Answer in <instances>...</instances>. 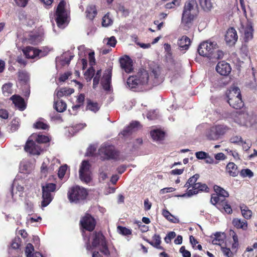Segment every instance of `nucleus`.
Instances as JSON below:
<instances>
[{
	"mask_svg": "<svg viewBox=\"0 0 257 257\" xmlns=\"http://www.w3.org/2000/svg\"><path fill=\"white\" fill-rule=\"evenodd\" d=\"M85 241V247L87 250L90 251L93 248L100 247V251L105 255H110L107 240L101 231H94L88 236L83 234Z\"/></svg>",
	"mask_w": 257,
	"mask_h": 257,
	"instance_id": "nucleus-1",
	"label": "nucleus"
},
{
	"mask_svg": "<svg viewBox=\"0 0 257 257\" xmlns=\"http://www.w3.org/2000/svg\"><path fill=\"white\" fill-rule=\"evenodd\" d=\"M198 13L197 4L195 0H188L184 6L181 23L185 27L190 28Z\"/></svg>",
	"mask_w": 257,
	"mask_h": 257,
	"instance_id": "nucleus-2",
	"label": "nucleus"
},
{
	"mask_svg": "<svg viewBox=\"0 0 257 257\" xmlns=\"http://www.w3.org/2000/svg\"><path fill=\"white\" fill-rule=\"evenodd\" d=\"M227 102L230 106L235 109H240L243 106L239 88L236 86L230 87L226 92Z\"/></svg>",
	"mask_w": 257,
	"mask_h": 257,
	"instance_id": "nucleus-3",
	"label": "nucleus"
},
{
	"mask_svg": "<svg viewBox=\"0 0 257 257\" xmlns=\"http://www.w3.org/2000/svg\"><path fill=\"white\" fill-rule=\"evenodd\" d=\"M149 79L148 72L143 69L139 71L136 75L130 76L127 79L126 84L131 89L136 88L140 85L147 84Z\"/></svg>",
	"mask_w": 257,
	"mask_h": 257,
	"instance_id": "nucleus-4",
	"label": "nucleus"
},
{
	"mask_svg": "<svg viewBox=\"0 0 257 257\" xmlns=\"http://www.w3.org/2000/svg\"><path fill=\"white\" fill-rule=\"evenodd\" d=\"M87 195V190L78 185L70 187L67 192V197L69 201L75 204L79 203L85 200Z\"/></svg>",
	"mask_w": 257,
	"mask_h": 257,
	"instance_id": "nucleus-5",
	"label": "nucleus"
},
{
	"mask_svg": "<svg viewBox=\"0 0 257 257\" xmlns=\"http://www.w3.org/2000/svg\"><path fill=\"white\" fill-rule=\"evenodd\" d=\"M199 177V175L196 174L190 177L186 183L185 185V187H187L188 189L192 187V189L188 190L187 191L186 193L187 196L190 197L193 195L197 194L199 191H205L208 192L207 190L208 188L206 184L201 183H196Z\"/></svg>",
	"mask_w": 257,
	"mask_h": 257,
	"instance_id": "nucleus-6",
	"label": "nucleus"
},
{
	"mask_svg": "<svg viewBox=\"0 0 257 257\" xmlns=\"http://www.w3.org/2000/svg\"><path fill=\"white\" fill-rule=\"evenodd\" d=\"M66 2H60L54 13L55 20L59 28H64L67 23L68 15L66 10Z\"/></svg>",
	"mask_w": 257,
	"mask_h": 257,
	"instance_id": "nucleus-7",
	"label": "nucleus"
},
{
	"mask_svg": "<svg viewBox=\"0 0 257 257\" xmlns=\"http://www.w3.org/2000/svg\"><path fill=\"white\" fill-rule=\"evenodd\" d=\"M233 120L238 125L246 127H251L256 122L255 117L245 111L237 112L233 117Z\"/></svg>",
	"mask_w": 257,
	"mask_h": 257,
	"instance_id": "nucleus-8",
	"label": "nucleus"
},
{
	"mask_svg": "<svg viewBox=\"0 0 257 257\" xmlns=\"http://www.w3.org/2000/svg\"><path fill=\"white\" fill-rule=\"evenodd\" d=\"M57 185L55 183H47L42 186V199L41 203L42 207H46L53 199L52 193L56 190Z\"/></svg>",
	"mask_w": 257,
	"mask_h": 257,
	"instance_id": "nucleus-9",
	"label": "nucleus"
},
{
	"mask_svg": "<svg viewBox=\"0 0 257 257\" xmlns=\"http://www.w3.org/2000/svg\"><path fill=\"white\" fill-rule=\"evenodd\" d=\"M98 154L102 161L116 160L119 157V152L112 145L102 146L98 150Z\"/></svg>",
	"mask_w": 257,
	"mask_h": 257,
	"instance_id": "nucleus-10",
	"label": "nucleus"
},
{
	"mask_svg": "<svg viewBox=\"0 0 257 257\" xmlns=\"http://www.w3.org/2000/svg\"><path fill=\"white\" fill-rule=\"evenodd\" d=\"M215 194L211 196L210 201L212 204L216 205L217 208H220V203L225 200V199L229 196V193L223 188L217 185L213 187Z\"/></svg>",
	"mask_w": 257,
	"mask_h": 257,
	"instance_id": "nucleus-11",
	"label": "nucleus"
},
{
	"mask_svg": "<svg viewBox=\"0 0 257 257\" xmlns=\"http://www.w3.org/2000/svg\"><path fill=\"white\" fill-rule=\"evenodd\" d=\"M36 143V142L30 136L24 147L25 151L33 155H39L41 152L47 150L48 146H42Z\"/></svg>",
	"mask_w": 257,
	"mask_h": 257,
	"instance_id": "nucleus-12",
	"label": "nucleus"
},
{
	"mask_svg": "<svg viewBox=\"0 0 257 257\" xmlns=\"http://www.w3.org/2000/svg\"><path fill=\"white\" fill-rule=\"evenodd\" d=\"M238 30L244 42H247L252 39L253 30L250 21L247 19L241 21Z\"/></svg>",
	"mask_w": 257,
	"mask_h": 257,
	"instance_id": "nucleus-13",
	"label": "nucleus"
},
{
	"mask_svg": "<svg viewBox=\"0 0 257 257\" xmlns=\"http://www.w3.org/2000/svg\"><path fill=\"white\" fill-rule=\"evenodd\" d=\"M90 168L91 165L88 161L84 160L82 162L79 171V178L82 182L87 184L91 182L92 178Z\"/></svg>",
	"mask_w": 257,
	"mask_h": 257,
	"instance_id": "nucleus-14",
	"label": "nucleus"
},
{
	"mask_svg": "<svg viewBox=\"0 0 257 257\" xmlns=\"http://www.w3.org/2000/svg\"><path fill=\"white\" fill-rule=\"evenodd\" d=\"M96 225L95 219L89 213H86L80 221V225L84 229L91 232L94 230Z\"/></svg>",
	"mask_w": 257,
	"mask_h": 257,
	"instance_id": "nucleus-15",
	"label": "nucleus"
},
{
	"mask_svg": "<svg viewBox=\"0 0 257 257\" xmlns=\"http://www.w3.org/2000/svg\"><path fill=\"white\" fill-rule=\"evenodd\" d=\"M229 130L228 127L224 125H216L213 126L210 132V138L217 140L220 136L224 135Z\"/></svg>",
	"mask_w": 257,
	"mask_h": 257,
	"instance_id": "nucleus-16",
	"label": "nucleus"
},
{
	"mask_svg": "<svg viewBox=\"0 0 257 257\" xmlns=\"http://www.w3.org/2000/svg\"><path fill=\"white\" fill-rule=\"evenodd\" d=\"M224 40L226 44L229 46H233L235 44L238 40V35L234 28L231 27L226 31Z\"/></svg>",
	"mask_w": 257,
	"mask_h": 257,
	"instance_id": "nucleus-17",
	"label": "nucleus"
},
{
	"mask_svg": "<svg viewBox=\"0 0 257 257\" xmlns=\"http://www.w3.org/2000/svg\"><path fill=\"white\" fill-rule=\"evenodd\" d=\"M111 77L112 69L108 68L105 70L101 81V84L103 89L106 91H109L110 90Z\"/></svg>",
	"mask_w": 257,
	"mask_h": 257,
	"instance_id": "nucleus-18",
	"label": "nucleus"
},
{
	"mask_svg": "<svg viewBox=\"0 0 257 257\" xmlns=\"http://www.w3.org/2000/svg\"><path fill=\"white\" fill-rule=\"evenodd\" d=\"M215 69L217 73L223 76L228 75L231 71L230 64L224 61L219 62L216 66Z\"/></svg>",
	"mask_w": 257,
	"mask_h": 257,
	"instance_id": "nucleus-19",
	"label": "nucleus"
},
{
	"mask_svg": "<svg viewBox=\"0 0 257 257\" xmlns=\"http://www.w3.org/2000/svg\"><path fill=\"white\" fill-rule=\"evenodd\" d=\"M121 68L127 73L132 72L133 70V65L132 59L127 56L119 59Z\"/></svg>",
	"mask_w": 257,
	"mask_h": 257,
	"instance_id": "nucleus-20",
	"label": "nucleus"
},
{
	"mask_svg": "<svg viewBox=\"0 0 257 257\" xmlns=\"http://www.w3.org/2000/svg\"><path fill=\"white\" fill-rule=\"evenodd\" d=\"M22 51L27 59H34L39 56L42 52V50L31 46L26 47L22 50Z\"/></svg>",
	"mask_w": 257,
	"mask_h": 257,
	"instance_id": "nucleus-21",
	"label": "nucleus"
},
{
	"mask_svg": "<svg viewBox=\"0 0 257 257\" xmlns=\"http://www.w3.org/2000/svg\"><path fill=\"white\" fill-rule=\"evenodd\" d=\"M223 52L217 49V45L215 42H210V59H219L223 58Z\"/></svg>",
	"mask_w": 257,
	"mask_h": 257,
	"instance_id": "nucleus-22",
	"label": "nucleus"
},
{
	"mask_svg": "<svg viewBox=\"0 0 257 257\" xmlns=\"http://www.w3.org/2000/svg\"><path fill=\"white\" fill-rule=\"evenodd\" d=\"M11 99L20 110H24L26 108L24 99L21 96L15 94L11 97Z\"/></svg>",
	"mask_w": 257,
	"mask_h": 257,
	"instance_id": "nucleus-23",
	"label": "nucleus"
},
{
	"mask_svg": "<svg viewBox=\"0 0 257 257\" xmlns=\"http://www.w3.org/2000/svg\"><path fill=\"white\" fill-rule=\"evenodd\" d=\"M143 239L146 241L148 242L150 244L152 245L153 247H154L157 249H161V250L164 249L163 247H162V246L160 245L161 243V238L160 235L157 234H155L154 235V236H153V239L154 241H150L148 239L145 238V237H143Z\"/></svg>",
	"mask_w": 257,
	"mask_h": 257,
	"instance_id": "nucleus-24",
	"label": "nucleus"
},
{
	"mask_svg": "<svg viewBox=\"0 0 257 257\" xmlns=\"http://www.w3.org/2000/svg\"><path fill=\"white\" fill-rule=\"evenodd\" d=\"M31 138L34 139L37 144L41 145L42 146H43V144H46L49 143L50 141L49 137L43 135H38L37 134H33L31 135Z\"/></svg>",
	"mask_w": 257,
	"mask_h": 257,
	"instance_id": "nucleus-25",
	"label": "nucleus"
},
{
	"mask_svg": "<svg viewBox=\"0 0 257 257\" xmlns=\"http://www.w3.org/2000/svg\"><path fill=\"white\" fill-rule=\"evenodd\" d=\"M198 52L200 56L204 57H209V49L208 41L201 43L198 48Z\"/></svg>",
	"mask_w": 257,
	"mask_h": 257,
	"instance_id": "nucleus-26",
	"label": "nucleus"
},
{
	"mask_svg": "<svg viewBox=\"0 0 257 257\" xmlns=\"http://www.w3.org/2000/svg\"><path fill=\"white\" fill-rule=\"evenodd\" d=\"M190 39L186 36H183L178 41V45L181 50H187L190 45Z\"/></svg>",
	"mask_w": 257,
	"mask_h": 257,
	"instance_id": "nucleus-27",
	"label": "nucleus"
},
{
	"mask_svg": "<svg viewBox=\"0 0 257 257\" xmlns=\"http://www.w3.org/2000/svg\"><path fill=\"white\" fill-rule=\"evenodd\" d=\"M100 108V105L97 102L87 99L86 100V110H89L94 113L97 112Z\"/></svg>",
	"mask_w": 257,
	"mask_h": 257,
	"instance_id": "nucleus-28",
	"label": "nucleus"
},
{
	"mask_svg": "<svg viewBox=\"0 0 257 257\" xmlns=\"http://www.w3.org/2000/svg\"><path fill=\"white\" fill-rule=\"evenodd\" d=\"M212 239L213 244L221 245L223 243L225 238V235L223 232H216L214 234V237L211 236Z\"/></svg>",
	"mask_w": 257,
	"mask_h": 257,
	"instance_id": "nucleus-29",
	"label": "nucleus"
},
{
	"mask_svg": "<svg viewBox=\"0 0 257 257\" xmlns=\"http://www.w3.org/2000/svg\"><path fill=\"white\" fill-rule=\"evenodd\" d=\"M151 137L154 141H161L164 139L165 133L160 130H154L150 132Z\"/></svg>",
	"mask_w": 257,
	"mask_h": 257,
	"instance_id": "nucleus-30",
	"label": "nucleus"
},
{
	"mask_svg": "<svg viewBox=\"0 0 257 257\" xmlns=\"http://www.w3.org/2000/svg\"><path fill=\"white\" fill-rule=\"evenodd\" d=\"M85 13L87 18L92 21L97 14L95 6L94 5H91L87 7Z\"/></svg>",
	"mask_w": 257,
	"mask_h": 257,
	"instance_id": "nucleus-31",
	"label": "nucleus"
},
{
	"mask_svg": "<svg viewBox=\"0 0 257 257\" xmlns=\"http://www.w3.org/2000/svg\"><path fill=\"white\" fill-rule=\"evenodd\" d=\"M232 224L234 227L238 229H242L245 230L247 228V223L245 220H242L239 218H234L232 220Z\"/></svg>",
	"mask_w": 257,
	"mask_h": 257,
	"instance_id": "nucleus-32",
	"label": "nucleus"
},
{
	"mask_svg": "<svg viewBox=\"0 0 257 257\" xmlns=\"http://www.w3.org/2000/svg\"><path fill=\"white\" fill-rule=\"evenodd\" d=\"M226 171L232 177L236 176L238 174L237 166L233 162L229 163L226 166Z\"/></svg>",
	"mask_w": 257,
	"mask_h": 257,
	"instance_id": "nucleus-33",
	"label": "nucleus"
},
{
	"mask_svg": "<svg viewBox=\"0 0 257 257\" xmlns=\"http://www.w3.org/2000/svg\"><path fill=\"white\" fill-rule=\"evenodd\" d=\"M56 95L58 98L62 97L64 96H68L71 95L74 92V89L72 88H67L63 87L60 88L59 90H56Z\"/></svg>",
	"mask_w": 257,
	"mask_h": 257,
	"instance_id": "nucleus-34",
	"label": "nucleus"
},
{
	"mask_svg": "<svg viewBox=\"0 0 257 257\" xmlns=\"http://www.w3.org/2000/svg\"><path fill=\"white\" fill-rule=\"evenodd\" d=\"M54 108L57 111L63 112L66 109L67 104L62 100H58L54 102Z\"/></svg>",
	"mask_w": 257,
	"mask_h": 257,
	"instance_id": "nucleus-35",
	"label": "nucleus"
},
{
	"mask_svg": "<svg viewBox=\"0 0 257 257\" xmlns=\"http://www.w3.org/2000/svg\"><path fill=\"white\" fill-rule=\"evenodd\" d=\"M240 209L243 217L246 219H249L252 216V211L246 205H240Z\"/></svg>",
	"mask_w": 257,
	"mask_h": 257,
	"instance_id": "nucleus-36",
	"label": "nucleus"
},
{
	"mask_svg": "<svg viewBox=\"0 0 257 257\" xmlns=\"http://www.w3.org/2000/svg\"><path fill=\"white\" fill-rule=\"evenodd\" d=\"M13 84L11 82L5 83L2 86V91L5 95L9 96L13 93Z\"/></svg>",
	"mask_w": 257,
	"mask_h": 257,
	"instance_id": "nucleus-37",
	"label": "nucleus"
},
{
	"mask_svg": "<svg viewBox=\"0 0 257 257\" xmlns=\"http://www.w3.org/2000/svg\"><path fill=\"white\" fill-rule=\"evenodd\" d=\"M18 77L20 81L27 82L29 80V75L25 71H19L18 72Z\"/></svg>",
	"mask_w": 257,
	"mask_h": 257,
	"instance_id": "nucleus-38",
	"label": "nucleus"
},
{
	"mask_svg": "<svg viewBox=\"0 0 257 257\" xmlns=\"http://www.w3.org/2000/svg\"><path fill=\"white\" fill-rule=\"evenodd\" d=\"M95 74V69L92 67L89 68L84 73V75L87 82H90Z\"/></svg>",
	"mask_w": 257,
	"mask_h": 257,
	"instance_id": "nucleus-39",
	"label": "nucleus"
},
{
	"mask_svg": "<svg viewBox=\"0 0 257 257\" xmlns=\"http://www.w3.org/2000/svg\"><path fill=\"white\" fill-rule=\"evenodd\" d=\"M220 203V208H218L221 211H223L224 210L226 213L228 214H230L232 212V208L230 205L227 203V202L224 200Z\"/></svg>",
	"mask_w": 257,
	"mask_h": 257,
	"instance_id": "nucleus-40",
	"label": "nucleus"
},
{
	"mask_svg": "<svg viewBox=\"0 0 257 257\" xmlns=\"http://www.w3.org/2000/svg\"><path fill=\"white\" fill-rule=\"evenodd\" d=\"M101 69L98 70L96 71V73H95V74H94L95 75H94V77L93 79V88L94 89H95L97 87V86L99 84L100 78L101 77Z\"/></svg>",
	"mask_w": 257,
	"mask_h": 257,
	"instance_id": "nucleus-41",
	"label": "nucleus"
},
{
	"mask_svg": "<svg viewBox=\"0 0 257 257\" xmlns=\"http://www.w3.org/2000/svg\"><path fill=\"white\" fill-rule=\"evenodd\" d=\"M128 126L133 132L141 129L142 127V125L138 121H132Z\"/></svg>",
	"mask_w": 257,
	"mask_h": 257,
	"instance_id": "nucleus-42",
	"label": "nucleus"
},
{
	"mask_svg": "<svg viewBox=\"0 0 257 257\" xmlns=\"http://www.w3.org/2000/svg\"><path fill=\"white\" fill-rule=\"evenodd\" d=\"M33 127L36 129H42L46 130L48 129L49 125L41 121H37L33 124Z\"/></svg>",
	"mask_w": 257,
	"mask_h": 257,
	"instance_id": "nucleus-43",
	"label": "nucleus"
},
{
	"mask_svg": "<svg viewBox=\"0 0 257 257\" xmlns=\"http://www.w3.org/2000/svg\"><path fill=\"white\" fill-rule=\"evenodd\" d=\"M106 42V45L112 47H114L116 44L117 41L114 36H111L110 38H105L103 42Z\"/></svg>",
	"mask_w": 257,
	"mask_h": 257,
	"instance_id": "nucleus-44",
	"label": "nucleus"
},
{
	"mask_svg": "<svg viewBox=\"0 0 257 257\" xmlns=\"http://www.w3.org/2000/svg\"><path fill=\"white\" fill-rule=\"evenodd\" d=\"M27 42L31 45H37L38 43V36L35 35H31L27 38Z\"/></svg>",
	"mask_w": 257,
	"mask_h": 257,
	"instance_id": "nucleus-45",
	"label": "nucleus"
},
{
	"mask_svg": "<svg viewBox=\"0 0 257 257\" xmlns=\"http://www.w3.org/2000/svg\"><path fill=\"white\" fill-rule=\"evenodd\" d=\"M21 243V239L18 236L16 237L12 240L11 246L14 249H18L20 247Z\"/></svg>",
	"mask_w": 257,
	"mask_h": 257,
	"instance_id": "nucleus-46",
	"label": "nucleus"
},
{
	"mask_svg": "<svg viewBox=\"0 0 257 257\" xmlns=\"http://www.w3.org/2000/svg\"><path fill=\"white\" fill-rule=\"evenodd\" d=\"M20 127V123L16 119H13L11 122L10 130L12 132H14L17 131Z\"/></svg>",
	"mask_w": 257,
	"mask_h": 257,
	"instance_id": "nucleus-47",
	"label": "nucleus"
},
{
	"mask_svg": "<svg viewBox=\"0 0 257 257\" xmlns=\"http://www.w3.org/2000/svg\"><path fill=\"white\" fill-rule=\"evenodd\" d=\"M25 253L27 257H30L34 251V247L32 243H29L27 244L25 248Z\"/></svg>",
	"mask_w": 257,
	"mask_h": 257,
	"instance_id": "nucleus-48",
	"label": "nucleus"
},
{
	"mask_svg": "<svg viewBox=\"0 0 257 257\" xmlns=\"http://www.w3.org/2000/svg\"><path fill=\"white\" fill-rule=\"evenodd\" d=\"M107 166L101 167L99 169V177L101 180L104 181L107 178V173L104 172V170H107Z\"/></svg>",
	"mask_w": 257,
	"mask_h": 257,
	"instance_id": "nucleus-49",
	"label": "nucleus"
},
{
	"mask_svg": "<svg viewBox=\"0 0 257 257\" xmlns=\"http://www.w3.org/2000/svg\"><path fill=\"white\" fill-rule=\"evenodd\" d=\"M117 230L120 234H121L124 235H127L132 234L131 230L129 229L128 228L125 227L118 226Z\"/></svg>",
	"mask_w": 257,
	"mask_h": 257,
	"instance_id": "nucleus-50",
	"label": "nucleus"
},
{
	"mask_svg": "<svg viewBox=\"0 0 257 257\" xmlns=\"http://www.w3.org/2000/svg\"><path fill=\"white\" fill-rule=\"evenodd\" d=\"M30 0H14L16 5L20 8H25Z\"/></svg>",
	"mask_w": 257,
	"mask_h": 257,
	"instance_id": "nucleus-51",
	"label": "nucleus"
},
{
	"mask_svg": "<svg viewBox=\"0 0 257 257\" xmlns=\"http://www.w3.org/2000/svg\"><path fill=\"white\" fill-rule=\"evenodd\" d=\"M112 23V20L107 15H105L102 18V25L103 27H107Z\"/></svg>",
	"mask_w": 257,
	"mask_h": 257,
	"instance_id": "nucleus-52",
	"label": "nucleus"
},
{
	"mask_svg": "<svg viewBox=\"0 0 257 257\" xmlns=\"http://www.w3.org/2000/svg\"><path fill=\"white\" fill-rule=\"evenodd\" d=\"M230 142L238 145H240L241 143H242V138L239 136H234L230 139Z\"/></svg>",
	"mask_w": 257,
	"mask_h": 257,
	"instance_id": "nucleus-53",
	"label": "nucleus"
},
{
	"mask_svg": "<svg viewBox=\"0 0 257 257\" xmlns=\"http://www.w3.org/2000/svg\"><path fill=\"white\" fill-rule=\"evenodd\" d=\"M240 173V175L243 177H248L251 178L253 176V172L248 169L241 170Z\"/></svg>",
	"mask_w": 257,
	"mask_h": 257,
	"instance_id": "nucleus-54",
	"label": "nucleus"
},
{
	"mask_svg": "<svg viewBox=\"0 0 257 257\" xmlns=\"http://www.w3.org/2000/svg\"><path fill=\"white\" fill-rule=\"evenodd\" d=\"M67 170V165H64L61 166L59 168L58 172V175L59 178L62 179L64 177V175H65L66 172Z\"/></svg>",
	"mask_w": 257,
	"mask_h": 257,
	"instance_id": "nucleus-55",
	"label": "nucleus"
},
{
	"mask_svg": "<svg viewBox=\"0 0 257 257\" xmlns=\"http://www.w3.org/2000/svg\"><path fill=\"white\" fill-rule=\"evenodd\" d=\"M221 249L224 255L227 257H233V253L229 248L221 247Z\"/></svg>",
	"mask_w": 257,
	"mask_h": 257,
	"instance_id": "nucleus-56",
	"label": "nucleus"
},
{
	"mask_svg": "<svg viewBox=\"0 0 257 257\" xmlns=\"http://www.w3.org/2000/svg\"><path fill=\"white\" fill-rule=\"evenodd\" d=\"M180 0H174L171 3H168L166 4L165 8L167 9L174 8L175 6L180 5Z\"/></svg>",
	"mask_w": 257,
	"mask_h": 257,
	"instance_id": "nucleus-57",
	"label": "nucleus"
},
{
	"mask_svg": "<svg viewBox=\"0 0 257 257\" xmlns=\"http://www.w3.org/2000/svg\"><path fill=\"white\" fill-rule=\"evenodd\" d=\"M132 133L133 132L127 126L119 134V135H122L124 137H127L131 136Z\"/></svg>",
	"mask_w": 257,
	"mask_h": 257,
	"instance_id": "nucleus-58",
	"label": "nucleus"
},
{
	"mask_svg": "<svg viewBox=\"0 0 257 257\" xmlns=\"http://www.w3.org/2000/svg\"><path fill=\"white\" fill-rule=\"evenodd\" d=\"M96 151V148L94 145H91L89 147L87 150V155L88 156H92L94 155Z\"/></svg>",
	"mask_w": 257,
	"mask_h": 257,
	"instance_id": "nucleus-59",
	"label": "nucleus"
},
{
	"mask_svg": "<svg viewBox=\"0 0 257 257\" xmlns=\"http://www.w3.org/2000/svg\"><path fill=\"white\" fill-rule=\"evenodd\" d=\"M195 155L198 159L202 160L207 158L208 154L203 151H200L196 152Z\"/></svg>",
	"mask_w": 257,
	"mask_h": 257,
	"instance_id": "nucleus-60",
	"label": "nucleus"
},
{
	"mask_svg": "<svg viewBox=\"0 0 257 257\" xmlns=\"http://www.w3.org/2000/svg\"><path fill=\"white\" fill-rule=\"evenodd\" d=\"M208 1V0H198L201 7L204 11L207 12L209 10V7L207 5Z\"/></svg>",
	"mask_w": 257,
	"mask_h": 257,
	"instance_id": "nucleus-61",
	"label": "nucleus"
},
{
	"mask_svg": "<svg viewBox=\"0 0 257 257\" xmlns=\"http://www.w3.org/2000/svg\"><path fill=\"white\" fill-rule=\"evenodd\" d=\"M180 252L182 254L183 257H191V253L185 249V246L180 247Z\"/></svg>",
	"mask_w": 257,
	"mask_h": 257,
	"instance_id": "nucleus-62",
	"label": "nucleus"
},
{
	"mask_svg": "<svg viewBox=\"0 0 257 257\" xmlns=\"http://www.w3.org/2000/svg\"><path fill=\"white\" fill-rule=\"evenodd\" d=\"M72 73L70 72H66L64 74L60 75L59 79L60 81L64 82L71 75Z\"/></svg>",
	"mask_w": 257,
	"mask_h": 257,
	"instance_id": "nucleus-63",
	"label": "nucleus"
},
{
	"mask_svg": "<svg viewBox=\"0 0 257 257\" xmlns=\"http://www.w3.org/2000/svg\"><path fill=\"white\" fill-rule=\"evenodd\" d=\"M84 100H85V95L83 93H81L78 96V97L76 100V102L78 104L82 105H83V104L84 103Z\"/></svg>",
	"mask_w": 257,
	"mask_h": 257,
	"instance_id": "nucleus-64",
	"label": "nucleus"
}]
</instances>
